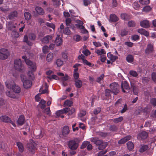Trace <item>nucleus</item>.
<instances>
[{
    "label": "nucleus",
    "mask_w": 156,
    "mask_h": 156,
    "mask_svg": "<svg viewBox=\"0 0 156 156\" xmlns=\"http://www.w3.org/2000/svg\"><path fill=\"white\" fill-rule=\"evenodd\" d=\"M147 136V134L146 132L143 131L139 134L137 136L138 139H146Z\"/></svg>",
    "instance_id": "obj_18"
},
{
    "label": "nucleus",
    "mask_w": 156,
    "mask_h": 156,
    "mask_svg": "<svg viewBox=\"0 0 156 156\" xmlns=\"http://www.w3.org/2000/svg\"><path fill=\"white\" fill-rule=\"evenodd\" d=\"M140 25L143 27L147 28L150 27V23L147 20H144L140 22Z\"/></svg>",
    "instance_id": "obj_16"
},
{
    "label": "nucleus",
    "mask_w": 156,
    "mask_h": 156,
    "mask_svg": "<svg viewBox=\"0 0 156 156\" xmlns=\"http://www.w3.org/2000/svg\"><path fill=\"white\" fill-rule=\"evenodd\" d=\"M128 149L129 150H132L134 147L133 144L131 142H129L127 143Z\"/></svg>",
    "instance_id": "obj_42"
},
{
    "label": "nucleus",
    "mask_w": 156,
    "mask_h": 156,
    "mask_svg": "<svg viewBox=\"0 0 156 156\" xmlns=\"http://www.w3.org/2000/svg\"><path fill=\"white\" fill-rule=\"evenodd\" d=\"M42 50L43 52L44 53H46L47 52L49 51V48L47 46H45L42 48Z\"/></svg>",
    "instance_id": "obj_60"
},
{
    "label": "nucleus",
    "mask_w": 156,
    "mask_h": 156,
    "mask_svg": "<svg viewBox=\"0 0 156 156\" xmlns=\"http://www.w3.org/2000/svg\"><path fill=\"white\" fill-rule=\"evenodd\" d=\"M48 86L46 83H45L44 86L41 87L39 90V91L41 94L47 93L48 92Z\"/></svg>",
    "instance_id": "obj_15"
},
{
    "label": "nucleus",
    "mask_w": 156,
    "mask_h": 156,
    "mask_svg": "<svg viewBox=\"0 0 156 156\" xmlns=\"http://www.w3.org/2000/svg\"><path fill=\"white\" fill-rule=\"evenodd\" d=\"M151 8L150 6L147 5L144 7L142 10L145 12H148L151 11Z\"/></svg>",
    "instance_id": "obj_49"
},
{
    "label": "nucleus",
    "mask_w": 156,
    "mask_h": 156,
    "mask_svg": "<svg viewBox=\"0 0 156 156\" xmlns=\"http://www.w3.org/2000/svg\"><path fill=\"white\" fill-rule=\"evenodd\" d=\"M53 57V55L52 53H49L48 54L46 57V60L49 62H51Z\"/></svg>",
    "instance_id": "obj_30"
},
{
    "label": "nucleus",
    "mask_w": 156,
    "mask_h": 156,
    "mask_svg": "<svg viewBox=\"0 0 156 156\" xmlns=\"http://www.w3.org/2000/svg\"><path fill=\"white\" fill-rule=\"evenodd\" d=\"M56 64L58 66H60L63 64V61L60 59H58L56 62Z\"/></svg>",
    "instance_id": "obj_51"
},
{
    "label": "nucleus",
    "mask_w": 156,
    "mask_h": 156,
    "mask_svg": "<svg viewBox=\"0 0 156 156\" xmlns=\"http://www.w3.org/2000/svg\"><path fill=\"white\" fill-rule=\"evenodd\" d=\"M131 85L132 88L133 89V92L135 95H137L138 93V91L137 88L134 86L133 83H131Z\"/></svg>",
    "instance_id": "obj_38"
},
{
    "label": "nucleus",
    "mask_w": 156,
    "mask_h": 156,
    "mask_svg": "<svg viewBox=\"0 0 156 156\" xmlns=\"http://www.w3.org/2000/svg\"><path fill=\"white\" fill-rule=\"evenodd\" d=\"M131 138V136H126L118 142L119 144H123L127 141L130 140Z\"/></svg>",
    "instance_id": "obj_20"
},
{
    "label": "nucleus",
    "mask_w": 156,
    "mask_h": 156,
    "mask_svg": "<svg viewBox=\"0 0 156 156\" xmlns=\"http://www.w3.org/2000/svg\"><path fill=\"white\" fill-rule=\"evenodd\" d=\"M137 32L141 34L144 35L147 37L149 35L148 32L146 31L145 29L143 28L139 29L137 30Z\"/></svg>",
    "instance_id": "obj_23"
},
{
    "label": "nucleus",
    "mask_w": 156,
    "mask_h": 156,
    "mask_svg": "<svg viewBox=\"0 0 156 156\" xmlns=\"http://www.w3.org/2000/svg\"><path fill=\"white\" fill-rule=\"evenodd\" d=\"M107 57L112 62L114 61L117 58L116 56H114L111 52H108L107 54Z\"/></svg>",
    "instance_id": "obj_24"
},
{
    "label": "nucleus",
    "mask_w": 156,
    "mask_h": 156,
    "mask_svg": "<svg viewBox=\"0 0 156 156\" xmlns=\"http://www.w3.org/2000/svg\"><path fill=\"white\" fill-rule=\"evenodd\" d=\"M92 142L97 145L98 146V149L102 150L105 148L107 145L106 142H103L102 141L98 139L97 138H92L91 139Z\"/></svg>",
    "instance_id": "obj_3"
},
{
    "label": "nucleus",
    "mask_w": 156,
    "mask_h": 156,
    "mask_svg": "<svg viewBox=\"0 0 156 156\" xmlns=\"http://www.w3.org/2000/svg\"><path fill=\"white\" fill-rule=\"evenodd\" d=\"M123 120V118L122 116H120L119 117L115 119H114L113 121L115 123H118L121 122Z\"/></svg>",
    "instance_id": "obj_50"
},
{
    "label": "nucleus",
    "mask_w": 156,
    "mask_h": 156,
    "mask_svg": "<svg viewBox=\"0 0 156 156\" xmlns=\"http://www.w3.org/2000/svg\"><path fill=\"white\" fill-rule=\"evenodd\" d=\"M86 112L84 110H81L80 111V113H79L78 115V117L80 119L82 120V121H84L85 119H81V118L84 116H85L86 115Z\"/></svg>",
    "instance_id": "obj_35"
},
{
    "label": "nucleus",
    "mask_w": 156,
    "mask_h": 156,
    "mask_svg": "<svg viewBox=\"0 0 156 156\" xmlns=\"http://www.w3.org/2000/svg\"><path fill=\"white\" fill-rule=\"evenodd\" d=\"M153 51V45L151 44H148L147 46V47L145 49V53L147 54H149L151 53Z\"/></svg>",
    "instance_id": "obj_12"
},
{
    "label": "nucleus",
    "mask_w": 156,
    "mask_h": 156,
    "mask_svg": "<svg viewBox=\"0 0 156 156\" xmlns=\"http://www.w3.org/2000/svg\"><path fill=\"white\" fill-rule=\"evenodd\" d=\"M136 23L133 21H130L128 22V25L129 27H133L135 26Z\"/></svg>",
    "instance_id": "obj_47"
},
{
    "label": "nucleus",
    "mask_w": 156,
    "mask_h": 156,
    "mask_svg": "<svg viewBox=\"0 0 156 156\" xmlns=\"http://www.w3.org/2000/svg\"><path fill=\"white\" fill-rule=\"evenodd\" d=\"M126 60L129 62L131 63L133 61V58L132 55H129L126 57Z\"/></svg>",
    "instance_id": "obj_43"
},
{
    "label": "nucleus",
    "mask_w": 156,
    "mask_h": 156,
    "mask_svg": "<svg viewBox=\"0 0 156 156\" xmlns=\"http://www.w3.org/2000/svg\"><path fill=\"white\" fill-rule=\"evenodd\" d=\"M46 25L49 27L52 28L53 29H55V26L54 24L52 23H46Z\"/></svg>",
    "instance_id": "obj_62"
},
{
    "label": "nucleus",
    "mask_w": 156,
    "mask_h": 156,
    "mask_svg": "<svg viewBox=\"0 0 156 156\" xmlns=\"http://www.w3.org/2000/svg\"><path fill=\"white\" fill-rule=\"evenodd\" d=\"M86 46H84L83 47L84 50L82 51V52L86 56H87L88 55H90V52L87 49H85L84 48H86Z\"/></svg>",
    "instance_id": "obj_41"
},
{
    "label": "nucleus",
    "mask_w": 156,
    "mask_h": 156,
    "mask_svg": "<svg viewBox=\"0 0 156 156\" xmlns=\"http://www.w3.org/2000/svg\"><path fill=\"white\" fill-rule=\"evenodd\" d=\"M110 87L112 92L114 94H116L119 92L118 88L119 86L118 84L116 83H114L110 85Z\"/></svg>",
    "instance_id": "obj_7"
},
{
    "label": "nucleus",
    "mask_w": 156,
    "mask_h": 156,
    "mask_svg": "<svg viewBox=\"0 0 156 156\" xmlns=\"http://www.w3.org/2000/svg\"><path fill=\"white\" fill-rule=\"evenodd\" d=\"M53 37L51 35H48L44 37L42 41V42L43 43H47L49 42L50 40H51Z\"/></svg>",
    "instance_id": "obj_19"
},
{
    "label": "nucleus",
    "mask_w": 156,
    "mask_h": 156,
    "mask_svg": "<svg viewBox=\"0 0 156 156\" xmlns=\"http://www.w3.org/2000/svg\"><path fill=\"white\" fill-rule=\"evenodd\" d=\"M14 66L16 70L20 71H21L22 66L20 59H17L15 61Z\"/></svg>",
    "instance_id": "obj_6"
},
{
    "label": "nucleus",
    "mask_w": 156,
    "mask_h": 156,
    "mask_svg": "<svg viewBox=\"0 0 156 156\" xmlns=\"http://www.w3.org/2000/svg\"><path fill=\"white\" fill-rule=\"evenodd\" d=\"M10 53L9 51L5 48H2L0 50V59L4 60L7 59L9 56Z\"/></svg>",
    "instance_id": "obj_4"
},
{
    "label": "nucleus",
    "mask_w": 156,
    "mask_h": 156,
    "mask_svg": "<svg viewBox=\"0 0 156 156\" xmlns=\"http://www.w3.org/2000/svg\"><path fill=\"white\" fill-rule=\"evenodd\" d=\"M140 2L142 5L148 4L150 2L149 0H140Z\"/></svg>",
    "instance_id": "obj_53"
},
{
    "label": "nucleus",
    "mask_w": 156,
    "mask_h": 156,
    "mask_svg": "<svg viewBox=\"0 0 156 156\" xmlns=\"http://www.w3.org/2000/svg\"><path fill=\"white\" fill-rule=\"evenodd\" d=\"M84 58L85 56L82 55L78 56V58L79 59H81L84 63L87 66H90L91 65V63L90 62H88L86 59H84Z\"/></svg>",
    "instance_id": "obj_22"
},
{
    "label": "nucleus",
    "mask_w": 156,
    "mask_h": 156,
    "mask_svg": "<svg viewBox=\"0 0 156 156\" xmlns=\"http://www.w3.org/2000/svg\"><path fill=\"white\" fill-rule=\"evenodd\" d=\"M68 110L67 109H64L63 110H58L56 112V115L57 117L60 116L61 114L66 113V111Z\"/></svg>",
    "instance_id": "obj_34"
},
{
    "label": "nucleus",
    "mask_w": 156,
    "mask_h": 156,
    "mask_svg": "<svg viewBox=\"0 0 156 156\" xmlns=\"http://www.w3.org/2000/svg\"><path fill=\"white\" fill-rule=\"evenodd\" d=\"M24 117L23 115H20L19 118L17 122L19 126H21L23 124L24 122Z\"/></svg>",
    "instance_id": "obj_21"
},
{
    "label": "nucleus",
    "mask_w": 156,
    "mask_h": 156,
    "mask_svg": "<svg viewBox=\"0 0 156 156\" xmlns=\"http://www.w3.org/2000/svg\"><path fill=\"white\" fill-rule=\"evenodd\" d=\"M17 16V12L16 11H14L11 12L9 16V18L10 19H13Z\"/></svg>",
    "instance_id": "obj_36"
},
{
    "label": "nucleus",
    "mask_w": 156,
    "mask_h": 156,
    "mask_svg": "<svg viewBox=\"0 0 156 156\" xmlns=\"http://www.w3.org/2000/svg\"><path fill=\"white\" fill-rule=\"evenodd\" d=\"M73 103L71 101L69 100H66L64 102V105L66 106H70Z\"/></svg>",
    "instance_id": "obj_48"
},
{
    "label": "nucleus",
    "mask_w": 156,
    "mask_h": 156,
    "mask_svg": "<svg viewBox=\"0 0 156 156\" xmlns=\"http://www.w3.org/2000/svg\"><path fill=\"white\" fill-rule=\"evenodd\" d=\"M26 58L27 57L25 56H22V58L25 60L26 64L29 66V68L31 70L29 71L27 73L29 79L26 76L23 75H21V78L24 87L25 88H28L31 87L32 84L31 80H34V78L33 73L36 71V66L35 63H33L28 59H26Z\"/></svg>",
    "instance_id": "obj_1"
},
{
    "label": "nucleus",
    "mask_w": 156,
    "mask_h": 156,
    "mask_svg": "<svg viewBox=\"0 0 156 156\" xmlns=\"http://www.w3.org/2000/svg\"><path fill=\"white\" fill-rule=\"evenodd\" d=\"M16 145L19 151L21 152H23L24 150V147L23 144L21 142H17L16 143Z\"/></svg>",
    "instance_id": "obj_32"
},
{
    "label": "nucleus",
    "mask_w": 156,
    "mask_h": 156,
    "mask_svg": "<svg viewBox=\"0 0 156 156\" xmlns=\"http://www.w3.org/2000/svg\"><path fill=\"white\" fill-rule=\"evenodd\" d=\"M0 121L6 123H9L11 122V119L6 115H2L0 117Z\"/></svg>",
    "instance_id": "obj_14"
},
{
    "label": "nucleus",
    "mask_w": 156,
    "mask_h": 156,
    "mask_svg": "<svg viewBox=\"0 0 156 156\" xmlns=\"http://www.w3.org/2000/svg\"><path fill=\"white\" fill-rule=\"evenodd\" d=\"M58 76L55 75H53L49 77L48 78H49L50 79H53L56 80H59L60 79V77Z\"/></svg>",
    "instance_id": "obj_45"
},
{
    "label": "nucleus",
    "mask_w": 156,
    "mask_h": 156,
    "mask_svg": "<svg viewBox=\"0 0 156 156\" xmlns=\"http://www.w3.org/2000/svg\"><path fill=\"white\" fill-rule=\"evenodd\" d=\"M53 2L54 5L56 6H58L60 5V2L59 0H52Z\"/></svg>",
    "instance_id": "obj_63"
},
{
    "label": "nucleus",
    "mask_w": 156,
    "mask_h": 156,
    "mask_svg": "<svg viewBox=\"0 0 156 156\" xmlns=\"http://www.w3.org/2000/svg\"><path fill=\"white\" fill-rule=\"evenodd\" d=\"M62 40L61 38L58 36L56 38L55 43L56 46H59L61 45L62 43Z\"/></svg>",
    "instance_id": "obj_25"
},
{
    "label": "nucleus",
    "mask_w": 156,
    "mask_h": 156,
    "mask_svg": "<svg viewBox=\"0 0 156 156\" xmlns=\"http://www.w3.org/2000/svg\"><path fill=\"white\" fill-rule=\"evenodd\" d=\"M24 16L25 19L27 20L30 19L31 17V14L28 12H26L24 13Z\"/></svg>",
    "instance_id": "obj_40"
},
{
    "label": "nucleus",
    "mask_w": 156,
    "mask_h": 156,
    "mask_svg": "<svg viewBox=\"0 0 156 156\" xmlns=\"http://www.w3.org/2000/svg\"><path fill=\"white\" fill-rule=\"evenodd\" d=\"M64 109H67L68 110H67L66 111V113H68V115L69 116H71V117H72L74 116V113L75 112V109L74 108H72L70 109L69 108H65Z\"/></svg>",
    "instance_id": "obj_17"
},
{
    "label": "nucleus",
    "mask_w": 156,
    "mask_h": 156,
    "mask_svg": "<svg viewBox=\"0 0 156 156\" xmlns=\"http://www.w3.org/2000/svg\"><path fill=\"white\" fill-rule=\"evenodd\" d=\"M35 10L38 14L40 15H43L44 12L43 9L41 8L40 7H37L35 8Z\"/></svg>",
    "instance_id": "obj_27"
},
{
    "label": "nucleus",
    "mask_w": 156,
    "mask_h": 156,
    "mask_svg": "<svg viewBox=\"0 0 156 156\" xmlns=\"http://www.w3.org/2000/svg\"><path fill=\"white\" fill-rule=\"evenodd\" d=\"M95 52L98 55L105 54L106 53L105 50L103 49H97L95 51Z\"/></svg>",
    "instance_id": "obj_31"
},
{
    "label": "nucleus",
    "mask_w": 156,
    "mask_h": 156,
    "mask_svg": "<svg viewBox=\"0 0 156 156\" xmlns=\"http://www.w3.org/2000/svg\"><path fill=\"white\" fill-rule=\"evenodd\" d=\"M150 102L151 104L154 106H156V98H153L151 99L150 100Z\"/></svg>",
    "instance_id": "obj_64"
},
{
    "label": "nucleus",
    "mask_w": 156,
    "mask_h": 156,
    "mask_svg": "<svg viewBox=\"0 0 156 156\" xmlns=\"http://www.w3.org/2000/svg\"><path fill=\"white\" fill-rule=\"evenodd\" d=\"M76 22L77 24H76V27L78 28H83V22L79 20H77L76 21Z\"/></svg>",
    "instance_id": "obj_29"
},
{
    "label": "nucleus",
    "mask_w": 156,
    "mask_h": 156,
    "mask_svg": "<svg viewBox=\"0 0 156 156\" xmlns=\"http://www.w3.org/2000/svg\"><path fill=\"white\" fill-rule=\"evenodd\" d=\"M64 26L63 24H62L60 26V28H59L58 29V31L61 33V34H62L63 33L64 30Z\"/></svg>",
    "instance_id": "obj_56"
},
{
    "label": "nucleus",
    "mask_w": 156,
    "mask_h": 156,
    "mask_svg": "<svg viewBox=\"0 0 156 156\" xmlns=\"http://www.w3.org/2000/svg\"><path fill=\"white\" fill-rule=\"evenodd\" d=\"M36 144L34 142L32 141L31 143H29L28 144L27 147L28 148V150L30 153L31 154H34L36 150V148L35 147Z\"/></svg>",
    "instance_id": "obj_5"
},
{
    "label": "nucleus",
    "mask_w": 156,
    "mask_h": 156,
    "mask_svg": "<svg viewBox=\"0 0 156 156\" xmlns=\"http://www.w3.org/2000/svg\"><path fill=\"white\" fill-rule=\"evenodd\" d=\"M29 38L30 40H34L36 38V36L34 34H30L29 35Z\"/></svg>",
    "instance_id": "obj_57"
},
{
    "label": "nucleus",
    "mask_w": 156,
    "mask_h": 156,
    "mask_svg": "<svg viewBox=\"0 0 156 156\" xmlns=\"http://www.w3.org/2000/svg\"><path fill=\"white\" fill-rule=\"evenodd\" d=\"M69 132V127L67 126H64L63 128L62 134L64 136L68 134Z\"/></svg>",
    "instance_id": "obj_26"
},
{
    "label": "nucleus",
    "mask_w": 156,
    "mask_h": 156,
    "mask_svg": "<svg viewBox=\"0 0 156 156\" xmlns=\"http://www.w3.org/2000/svg\"><path fill=\"white\" fill-rule=\"evenodd\" d=\"M75 86L78 88L80 87L82 85V81L79 80H75Z\"/></svg>",
    "instance_id": "obj_37"
},
{
    "label": "nucleus",
    "mask_w": 156,
    "mask_h": 156,
    "mask_svg": "<svg viewBox=\"0 0 156 156\" xmlns=\"http://www.w3.org/2000/svg\"><path fill=\"white\" fill-rule=\"evenodd\" d=\"M121 88L123 92L126 93L129 92V86L126 81H124L122 82Z\"/></svg>",
    "instance_id": "obj_8"
},
{
    "label": "nucleus",
    "mask_w": 156,
    "mask_h": 156,
    "mask_svg": "<svg viewBox=\"0 0 156 156\" xmlns=\"http://www.w3.org/2000/svg\"><path fill=\"white\" fill-rule=\"evenodd\" d=\"M64 34L67 35H69L71 33V31L68 27L66 28L64 30L63 32Z\"/></svg>",
    "instance_id": "obj_54"
},
{
    "label": "nucleus",
    "mask_w": 156,
    "mask_h": 156,
    "mask_svg": "<svg viewBox=\"0 0 156 156\" xmlns=\"http://www.w3.org/2000/svg\"><path fill=\"white\" fill-rule=\"evenodd\" d=\"M11 36L12 37L15 38H17L19 36V34L18 32L16 31V29L12 31L11 33Z\"/></svg>",
    "instance_id": "obj_39"
},
{
    "label": "nucleus",
    "mask_w": 156,
    "mask_h": 156,
    "mask_svg": "<svg viewBox=\"0 0 156 156\" xmlns=\"http://www.w3.org/2000/svg\"><path fill=\"white\" fill-rule=\"evenodd\" d=\"M46 102L43 100H41V102L39 103V106L42 109H43L45 107V104Z\"/></svg>",
    "instance_id": "obj_44"
},
{
    "label": "nucleus",
    "mask_w": 156,
    "mask_h": 156,
    "mask_svg": "<svg viewBox=\"0 0 156 156\" xmlns=\"http://www.w3.org/2000/svg\"><path fill=\"white\" fill-rule=\"evenodd\" d=\"M130 74L133 76V77H136L137 76L138 74L137 72L133 70H131L129 72Z\"/></svg>",
    "instance_id": "obj_55"
},
{
    "label": "nucleus",
    "mask_w": 156,
    "mask_h": 156,
    "mask_svg": "<svg viewBox=\"0 0 156 156\" xmlns=\"http://www.w3.org/2000/svg\"><path fill=\"white\" fill-rule=\"evenodd\" d=\"M133 7L134 9L137 10L140 7V5L137 2H135L133 3Z\"/></svg>",
    "instance_id": "obj_52"
},
{
    "label": "nucleus",
    "mask_w": 156,
    "mask_h": 156,
    "mask_svg": "<svg viewBox=\"0 0 156 156\" xmlns=\"http://www.w3.org/2000/svg\"><path fill=\"white\" fill-rule=\"evenodd\" d=\"M17 24L16 23L9 22L6 24V28L9 30L13 31L16 29V27Z\"/></svg>",
    "instance_id": "obj_9"
},
{
    "label": "nucleus",
    "mask_w": 156,
    "mask_h": 156,
    "mask_svg": "<svg viewBox=\"0 0 156 156\" xmlns=\"http://www.w3.org/2000/svg\"><path fill=\"white\" fill-rule=\"evenodd\" d=\"M69 147L71 150H75L78 147V144L75 141L71 140L69 142Z\"/></svg>",
    "instance_id": "obj_11"
},
{
    "label": "nucleus",
    "mask_w": 156,
    "mask_h": 156,
    "mask_svg": "<svg viewBox=\"0 0 156 156\" xmlns=\"http://www.w3.org/2000/svg\"><path fill=\"white\" fill-rule=\"evenodd\" d=\"M73 38L76 41H79L81 39L80 36L78 35H76L74 36Z\"/></svg>",
    "instance_id": "obj_61"
},
{
    "label": "nucleus",
    "mask_w": 156,
    "mask_h": 156,
    "mask_svg": "<svg viewBox=\"0 0 156 156\" xmlns=\"http://www.w3.org/2000/svg\"><path fill=\"white\" fill-rule=\"evenodd\" d=\"M128 33V31L126 30H123L121 31V35L122 37L126 35Z\"/></svg>",
    "instance_id": "obj_58"
},
{
    "label": "nucleus",
    "mask_w": 156,
    "mask_h": 156,
    "mask_svg": "<svg viewBox=\"0 0 156 156\" xmlns=\"http://www.w3.org/2000/svg\"><path fill=\"white\" fill-rule=\"evenodd\" d=\"M5 84L8 88L12 90L15 93L18 94L21 91L20 87L15 83L12 80H7L5 82Z\"/></svg>",
    "instance_id": "obj_2"
},
{
    "label": "nucleus",
    "mask_w": 156,
    "mask_h": 156,
    "mask_svg": "<svg viewBox=\"0 0 156 156\" xmlns=\"http://www.w3.org/2000/svg\"><path fill=\"white\" fill-rule=\"evenodd\" d=\"M127 107L126 104H125L123 108L120 111V112L121 113H123L125 112L127 110Z\"/></svg>",
    "instance_id": "obj_59"
},
{
    "label": "nucleus",
    "mask_w": 156,
    "mask_h": 156,
    "mask_svg": "<svg viewBox=\"0 0 156 156\" xmlns=\"http://www.w3.org/2000/svg\"><path fill=\"white\" fill-rule=\"evenodd\" d=\"M6 94L7 96L11 98H16V96L15 94L9 90H7L6 92Z\"/></svg>",
    "instance_id": "obj_33"
},
{
    "label": "nucleus",
    "mask_w": 156,
    "mask_h": 156,
    "mask_svg": "<svg viewBox=\"0 0 156 156\" xmlns=\"http://www.w3.org/2000/svg\"><path fill=\"white\" fill-rule=\"evenodd\" d=\"M118 20V17L115 14H112L110 16V21L115 22L117 21Z\"/></svg>",
    "instance_id": "obj_28"
},
{
    "label": "nucleus",
    "mask_w": 156,
    "mask_h": 156,
    "mask_svg": "<svg viewBox=\"0 0 156 156\" xmlns=\"http://www.w3.org/2000/svg\"><path fill=\"white\" fill-rule=\"evenodd\" d=\"M148 146L147 145H144L141 147L140 150V152H143L148 149Z\"/></svg>",
    "instance_id": "obj_46"
},
{
    "label": "nucleus",
    "mask_w": 156,
    "mask_h": 156,
    "mask_svg": "<svg viewBox=\"0 0 156 156\" xmlns=\"http://www.w3.org/2000/svg\"><path fill=\"white\" fill-rule=\"evenodd\" d=\"M80 65L79 64H76L73 66V67L75 68L74 69L73 73V76L75 79V80H78V79L79 77V73L77 72L78 69L77 67Z\"/></svg>",
    "instance_id": "obj_13"
},
{
    "label": "nucleus",
    "mask_w": 156,
    "mask_h": 156,
    "mask_svg": "<svg viewBox=\"0 0 156 156\" xmlns=\"http://www.w3.org/2000/svg\"><path fill=\"white\" fill-rule=\"evenodd\" d=\"M57 75L60 77V79L62 82L67 80L69 79V77L67 74L64 75L62 73L58 72L57 73Z\"/></svg>",
    "instance_id": "obj_10"
}]
</instances>
